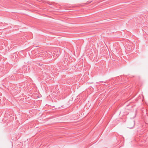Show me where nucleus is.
Listing matches in <instances>:
<instances>
[{
    "instance_id": "39448f33",
    "label": "nucleus",
    "mask_w": 148,
    "mask_h": 148,
    "mask_svg": "<svg viewBox=\"0 0 148 148\" xmlns=\"http://www.w3.org/2000/svg\"><path fill=\"white\" fill-rule=\"evenodd\" d=\"M91 2V1H88L87 2V3H90V2Z\"/></svg>"
},
{
    "instance_id": "f03ea898",
    "label": "nucleus",
    "mask_w": 148,
    "mask_h": 148,
    "mask_svg": "<svg viewBox=\"0 0 148 148\" xmlns=\"http://www.w3.org/2000/svg\"><path fill=\"white\" fill-rule=\"evenodd\" d=\"M135 121H132L130 122L128 125V127L130 128H132L134 126Z\"/></svg>"
},
{
    "instance_id": "7ed1b4c3",
    "label": "nucleus",
    "mask_w": 148,
    "mask_h": 148,
    "mask_svg": "<svg viewBox=\"0 0 148 148\" xmlns=\"http://www.w3.org/2000/svg\"><path fill=\"white\" fill-rule=\"evenodd\" d=\"M51 52L52 53H51V54L52 55V57L53 58H56L58 56L59 54L57 53L56 50L54 51H52Z\"/></svg>"
},
{
    "instance_id": "20e7f679",
    "label": "nucleus",
    "mask_w": 148,
    "mask_h": 148,
    "mask_svg": "<svg viewBox=\"0 0 148 148\" xmlns=\"http://www.w3.org/2000/svg\"><path fill=\"white\" fill-rule=\"evenodd\" d=\"M47 54L48 55V56H49V57H51V58H52V55L51 54L52 52L51 51H47Z\"/></svg>"
},
{
    "instance_id": "f257e3e1",
    "label": "nucleus",
    "mask_w": 148,
    "mask_h": 148,
    "mask_svg": "<svg viewBox=\"0 0 148 148\" xmlns=\"http://www.w3.org/2000/svg\"><path fill=\"white\" fill-rule=\"evenodd\" d=\"M36 56L37 57H42V58H46L47 56L48 55L47 54V51H39L37 52H36Z\"/></svg>"
}]
</instances>
